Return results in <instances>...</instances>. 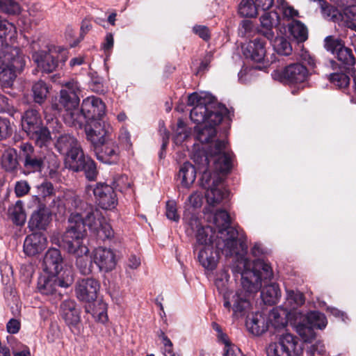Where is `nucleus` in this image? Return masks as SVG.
Instances as JSON below:
<instances>
[{
  "label": "nucleus",
  "instance_id": "1",
  "mask_svg": "<svg viewBox=\"0 0 356 356\" xmlns=\"http://www.w3.org/2000/svg\"><path fill=\"white\" fill-rule=\"evenodd\" d=\"M236 262L233 264L234 273L241 275L242 288L234 294L227 290L229 275L223 270L216 280V286L220 293L223 294L224 307L229 312L233 303L232 310L234 315L243 316L250 308V298L252 294L258 292L262 286V280H270L273 277L270 265L264 260L257 261L253 269H250V261L243 256V253L235 255Z\"/></svg>",
  "mask_w": 356,
  "mask_h": 356
},
{
  "label": "nucleus",
  "instance_id": "2",
  "mask_svg": "<svg viewBox=\"0 0 356 356\" xmlns=\"http://www.w3.org/2000/svg\"><path fill=\"white\" fill-rule=\"evenodd\" d=\"M70 225L61 236L57 238L56 243L60 248L76 257V266L82 275H89L92 271V256L89 257V250L83 245L82 240L86 236V229L81 218L79 216H73ZM56 241V239H54Z\"/></svg>",
  "mask_w": 356,
  "mask_h": 356
},
{
  "label": "nucleus",
  "instance_id": "3",
  "mask_svg": "<svg viewBox=\"0 0 356 356\" xmlns=\"http://www.w3.org/2000/svg\"><path fill=\"white\" fill-rule=\"evenodd\" d=\"M213 222L218 230L216 247L226 257L238 255L246 251L247 245L238 239V231L231 226L230 216L226 211H217L213 215Z\"/></svg>",
  "mask_w": 356,
  "mask_h": 356
},
{
  "label": "nucleus",
  "instance_id": "4",
  "mask_svg": "<svg viewBox=\"0 0 356 356\" xmlns=\"http://www.w3.org/2000/svg\"><path fill=\"white\" fill-rule=\"evenodd\" d=\"M106 113V105L102 100L97 97L91 96L83 99L81 110L76 116L73 127L76 128L85 127L86 137L88 129L92 131L101 127L102 129H108L103 118Z\"/></svg>",
  "mask_w": 356,
  "mask_h": 356
},
{
  "label": "nucleus",
  "instance_id": "5",
  "mask_svg": "<svg viewBox=\"0 0 356 356\" xmlns=\"http://www.w3.org/2000/svg\"><path fill=\"white\" fill-rule=\"evenodd\" d=\"M188 105L193 106L191 111L190 118L197 124L206 119L215 124L220 123L223 118L229 113L224 105L203 98L196 92L188 96Z\"/></svg>",
  "mask_w": 356,
  "mask_h": 356
},
{
  "label": "nucleus",
  "instance_id": "6",
  "mask_svg": "<svg viewBox=\"0 0 356 356\" xmlns=\"http://www.w3.org/2000/svg\"><path fill=\"white\" fill-rule=\"evenodd\" d=\"M0 85L10 88L17 77V72L25 65L24 56L19 48L6 46L0 51Z\"/></svg>",
  "mask_w": 356,
  "mask_h": 356
},
{
  "label": "nucleus",
  "instance_id": "7",
  "mask_svg": "<svg viewBox=\"0 0 356 356\" xmlns=\"http://www.w3.org/2000/svg\"><path fill=\"white\" fill-rule=\"evenodd\" d=\"M110 127L108 129H102L99 127L97 129H88L87 140L93 147L97 159L106 164H115L120 160V149L118 144L108 138Z\"/></svg>",
  "mask_w": 356,
  "mask_h": 356
},
{
  "label": "nucleus",
  "instance_id": "8",
  "mask_svg": "<svg viewBox=\"0 0 356 356\" xmlns=\"http://www.w3.org/2000/svg\"><path fill=\"white\" fill-rule=\"evenodd\" d=\"M100 289L99 282L93 277H86L79 280L75 286V293L76 298L82 302H87L85 307L86 313L90 314L94 318L104 321L106 318L104 314V305L95 302Z\"/></svg>",
  "mask_w": 356,
  "mask_h": 356
},
{
  "label": "nucleus",
  "instance_id": "9",
  "mask_svg": "<svg viewBox=\"0 0 356 356\" xmlns=\"http://www.w3.org/2000/svg\"><path fill=\"white\" fill-rule=\"evenodd\" d=\"M80 85L74 79L65 82L60 92L58 106L60 110L65 111L63 118L65 123L70 126L73 127L76 116L79 111L78 106L80 102Z\"/></svg>",
  "mask_w": 356,
  "mask_h": 356
},
{
  "label": "nucleus",
  "instance_id": "10",
  "mask_svg": "<svg viewBox=\"0 0 356 356\" xmlns=\"http://www.w3.org/2000/svg\"><path fill=\"white\" fill-rule=\"evenodd\" d=\"M32 58L42 72L51 73L65 63L67 56L65 50L54 47L48 51L34 52Z\"/></svg>",
  "mask_w": 356,
  "mask_h": 356
},
{
  "label": "nucleus",
  "instance_id": "11",
  "mask_svg": "<svg viewBox=\"0 0 356 356\" xmlns=\"http://www.w3.org/2000/svg\"><path fill=\"white\" fill-rule=\"evenodd\" d=\"M202 187L205 188V196L209 204L216 206L225 199L228 193L222 177L216 173H206L201 177Z\"/></svg>",
  "mask_w": 356,
  "mask_h": 356
},
{
  "label": "nucleus",
  "instance_id": "12",
  "mask_svg": "<svg viewBox=\"0 0 356 356\" xmlns=\"http://www.w3.org/2000/svg\"><path fill=\"white\" fill-rule=\"evenodd\" d=\"M18 159L23 163L25 173L40 172L44 168V156L36 152L29 143H22L19 145Z\"/></svg>",
  "mask_w": 356,
  "mask_h": 356
},
{
  "label": "nucleus",
  "instance_id": "13",
  "mask_svg": "<svg viewBox=\"0 0 356 356\" xmlns=\"http://www.w3.org/2000/svg\"><path fill=\"white\" fill-rule=\"evenodd\" d=\"M268 356H291L301 354L302 348L298 339L289 333L282 334L277 342L270 343L267 348Z\"/></svg>",
  "mask_w": 356,
  "mask_h": 356
},
{
  "label": "nucleus",
  "instance_id": "14",
  "mask_svg": "<svg viewBox=\"0 0 356 356\" xmlns=\"http://www.w3.org/2000/svg\"><path fill=\"white\" fill-rule=\"evenodd\" d=\"M209 153L213 158V165L216 171L220 173H227L232 168L231 154L227 151V141L216 140L210 143Z\"/></svg>",
  "mask_w": 356,
  "mask_h": 356
},
{
  "label": "nucleus",
  "instance_id": "15",
  "mask_svg": "<svg viewBox=\"0 0 356 356\" xmlns=\"http://www.w3.org/2000/svg\"><path fill=\"white\" fill-rule=\"evenodd\" d=\"M86 193L88 195L92 193L99 206L103 209H111L117 204L118 199L113 187L105 183L99 182L95 187L88 185Z\"/></svg>",
  "mask_w": 356,
  "mask_h": 356
},
{
  "label": "nucleus",
  "instance_id": "16",
  "mask_svg": "<svg viewBox=\"0 0 356 356\" xmlns=\"http://www.w3.org/2000/svg\"><path fill=\"white\" fill-rule=\"evenodd\" d=\"M55 148L60 154L67 156V164L83 152L77 139L69 134H61L58 137L55 143Z\"/></svg>",
  "mask_w": 356,
  "mask_h": 356
},
{
  "label": "nucleus",
  "instance_id": "17",
  "mask_svg": "<svg viewBox=\"0 0 356 356\" xmlns=\"http://www.w3.org/2000/svg\"><path fill=\"white\" fill-rule=\"evenodd\" d=\"M67 165L68 168L74 172L83 171L88 180H96L98 175L96 163L90 157L86 156L83 151Z\"/></svg>",
  "mask_w": 356,
  "mask_h": 356
},
{
  "label": "nucleus",
  "instance_id": "18",
  "mask_svg": "<svg viewBox=\"0 0 356 356\" xmlns=\"http://www.w3.org/2000/svg\"><path fill=\"white\" fill-rule=\"evenodd\" d=\"M93 262L100 271L108 273L113 270L116 266L115 254L109 248L99 247L92 252Z\"/></svg>",
  "mask_w": 356,
  "mask_h": 356
},
{
  "label": "nucleus",
  "instance_id": "19",
  "mask_svg": "<svg viewBox=\"0 0 356 356\" xmlns=\"http://www.w3.org/2000/svg\"><path fill=\"white\" fill-rule=\"evenodd\" d=\"M281 79L290 84L304 83L309 77V72L305 66L300 63L287 65L281 72Z\"/></svg>",
  "mask_w": 356,
  "mask_h": 356
},
{
  "label": "nucleus",
  "instance_id": "20",
  "mask_svg": "<svg viewBox=\"0 0 356 356\" xmlns=\"http://www.w3.org/2000/svg\"><path fill=\"white\" fill-rule=\"evenodd\" d=\"M60 315L71 330L81 322V312L72 300H65L60 304Z\"/></svg>",
  "mask_w": 356,
  "mask_h": 356
},
{
  "label": "nucleus",
  "instance_id": "21",
  "mask_svg": "<svg viewBox=\"0 0 356 356\" xmlns=\"http://www.w3.org/2000/svg\"><path fill=\"white\" fill-rule=\"evenodd\" d=\"M215 248L216 250L214 251V245L213 246H204L197 250V258L200 264L206 269L213 270L216 268L219 253L221 252L222 254V251L221 250H218L216 247V241H215Z\"/></svg>",
  "mask_w": 356,
  "mask_h": 356
},
{
  "label": "nucleus",
  "instance_id": "22",
  "mask_svg": "<svg viewBox=\"0 0 356 356\" xmlns=\"http://www.w3.org/2000/svg\"><path fill=\"white\" fill-rule=\"evenodd\" d=\"M47 245V238L42 233L27 236L24 242V252L28 256H34L42 252Z\"/></svg>",
  "mask_w": 356,
  "mask_h": 356
},
{
  "label": "nucleus",
  "instance_id": "23",
  "mask_svg": "<svg viewBox=\"0 0 356 356\" xmlns=\"http://www.w3.org/2000/svg\"><path fill=\"white\" fill-rule=\"evenodd\" d=\"M266 54V41L258 38L250 41L243 50V54L246 58L257 63L265 60Z\"/></svg>",
  "mask_w": 356,
  "mask_h": 356
},
{
  "label": "nucleus",
  "instance_id": "24",
  "mask_svg": "<svg viewBox=\"0 0 356 356\" xmlns=\"http://www.w3.org/2000/svg\"><path fill=\"white\" fill-rule=\"evenodd\" d=\"M44 269L51 275L58 274L63 268V257L56 248H50L46 252L44 260Z\"/></svg>",
  "mask_w": 356,
  "mask_h": 356
},
{
  "label": "nucleus",
  "instance_id": "25",
  "mask_svg": "<svg viewBox=\"0 0 356 356\" xmlns=\"http://www.w3.org/2000/svg\"><path fill=\"white\" fill-rule=\"evenodd\" d=\"M202 122L204 125H197L195 127V136L197 140L201 143H210L216 137V126L220 123L215 124L206 119Z\"/></svg>",
  "mask_w": 356,
  "mask_h": 356
},
{
  "label": "nucleus",
  "instance_id": "26",
  "mask_svg": "<svg viewBox=\"0 0 356 356\" xmlns=\"http://www.w3.org/2000/svg\"><path fill=\"white\" fill-rule=\"evenodd\" d=\"M51 211L45 207V204H38V210L33 213L29 220V227L32 229H44L49 222Z\"/></svg>",
  "mask_w": 356,
  "mask_h": 356
},
{
  "label": "nucleus",
  "instance_id": "27",
  "mask_svg": "<svg viewBox=\"0 0 356 356\" xmlns=\"http://www.w3.org/2000/svg\"><path fill=\"white\" fill-rule=\"evenodd\" d=\"M21 124L22 129L27 134L36 129L42 124V118L39 111L33 108L27 109L21 115Z\"/></svg>",
  "mask_w": 356,
  "mask_h": 356
},
{
  "label": "nucleus",
  "instance_id": "28",
  "mask_svg": "<svg viewBox=\"0 0 356 356\" xmlns=\"http://www.w3.org/2000/svg\"><path fill=\"white\" fill-rule=\"evenodd\" d=\"M79 216L81 218V220L84 225V228H86V225H88L89 228L94 232L99 229V227L105 220L98 209L90 208V211L86 213L85 217H83L82 215L78 212L72 213L68 219L69 225L67 227L70 225V220L73 216ZM85 229L86 230V229Z\"/></svg>",
  "mask_w": 356,
  "mask_h": 356
},
{
  "label": "nucleus",
  "instance_id": "29",
  "mask_svg": "<svg viewBox=\"0 0 356 356\" xmlns=\"http://www.w3.org/2000/svg\"><path fill=\"white\" fill-rule=\"evenodd\" d=\"M196 243L195 245V251L200 250L204 246H213L217 237L214 239V233L212 227L210 226L200 227L197 229L195 234Z\"/></svg>",
  "mask_w": 356,
  "mask_h": 356
},
{
  "label": "nucleus",
  "instance_id": "30",
  "mask_svg": "<svg viewBox=\"0 0 356 356\" xmlns=\"http://www.w3.org/2000/svg\"><path fill=\"white\" fill-rule=\"evenodd\" d=\"M197 171L195 166L189 162H185L181 166L178 173V178L181 180V185L186 188L190 187L195 180Z\"/></svg>",
  "mask_w": 356,
  "mask_h": 356
},
{
  "label": "nucleus",
  "instance_id": "31",
  "mask_svg": "<svg viewBox=\"0 0 356 356\" xmlns=\"http://www.w3.org/2000/svg\"><path fill=\"white\" fill-rule=\"evenodd\" d=\"M261 26L266 31H261L268 40L274 38V33L272 31L274 26L278 24V16L276 13H266L260 18Z\"/></svg>",
  "mask_w": 356,
  "mask_h": 356
},
{
  "label": "nucleus",
  "instance_id": "32",
  "mask_svg": "<svg viewBox=\"0 0 356 356\" xmlns=\"http://www.w3.org/2000/svg\"><path fill=\"white\" fill-rule=\"evenodd\" d=\"M261 296L265 304H275L281 296V291L277 284L265 285L261 291Z\"/></svg>",
  "mask_w": 356,
  "mask_h": 356
},
{
  "label": "nucleus",
  "instance_id": "33",
  "mask_svg": "<svg viewBox=\"0 0 356 356\" xmlns=\"http://www.w3.org/2000/svg\"><path fill=\"white\" fill-rule=\"evenodd\" d=\"M30 139L35 141V144L40 147L47 146L51 140L49 129L42 124L36 129L27 134Z\"/></svg>",
  "mask_w": 356,
  "mask_h": 356
},
{
  "label": "nucleus",
  "instance_id": "34",
  "mask_svg": "<svg viewBox=\"0 0 356 356\" xmlns=\"http://www.w3.org/2000/svg\"><path fill=\"white\" fill-rule=\"evenodd\" d=\"M289 29L291 34L298 42H303L307 40V28L300 21L293 20L291 24H289Z\"/></svg>",
  "mask_w": 356,
  "mask_h": 356
},
{
  "label": "nucleus",
  "instance_id": "35",
  "mask_svg": "<svg viewBox=\"0 0 356 356\" xmlns=\"http://www.w3.org/2000/svg\"><path fill=\"white\" fill-rule=\"evenodd\" d=\"M304 321L307 322L314 328L320 330L324 329L327 323L325 314L318 311L308 312L304 318Z\"/></svg>",
  "mask_w": 356,
  "mask_h": 356
},
{
  "label": "nucleus",
  "instance_id": "36",
  "mask_svg": "<svg viewBox=\"0 0 356 356\" xmlns=\"http://www.w3.org/2000/svg\"><path fill=\"white\" fill-rule=\"evenodd\" d=\"M246 326L248 330L254 335H261L265 332L268 326L264 318L260 315L252 316L246 321Z\"/></svg>",
  "mask_w": 356,
  "mask_h": 356
},
{
  "label": "nucleus",
  "instance_id": "37",
  "mask_svg": "<svg viewBox=\"0 0 356 356\" xmlns=\"http://www.w3.org/2000/svg\"><path fill=\"white\" fill-rule=\"evenodd\" d=\"M57 288L56 277L41 276L38 279V289L40 292L44 295L53 294Z\"/></svg>",
  "mask_w": 356,
  "mask_h": 356
},
{
  "label": "nucleus",
  "instance_id": "38",
  "mask_svg": "<svg viewBox=\"0 0 356 356\" xmlns=\"http://www.w3.org/2000/svg\"><path fill=\"white\" fill-rule=\"evenodd\" d=\"M17 153L16 149L9 148L3 152L1 160L2 166L7 171L15 170L18 165Z\"/></svg>",
  "mask_w": 356,
  "mask_h": 356
},
{
  "label": "nucleus",
  "instance_id": "39",
  "mask_svg": "<svg viewBox=\"0 0 356 356\" xmlns=\"http://www.w3.org/2000/svg\"><path fill=\"white\" fill-rule=\"evenodd\" d=\"M196 169L202 173V177L206 173H211L209 171V159L204 151H196L192 157Z\"/></svg>",
  "mask_w": 356,
  "mask_h": 356
},
{
  "label": "nucleus",
  "instance_id": "40",
  "mask_svg": "<svg viewBox=\"0 0 356 356\" xmlns=\"http://www.w3.org/2000/svg\"><path fill=\"white\" fill-rule=\"evenodd\" d=\"M335 56L339 62L347 67L353 66L356 63V58L352 49L345 45L338 51Z\"/></svg>",
  "mask_w": 356,
  "mask_h": 356
},
{
  "label": "nucleus",
  "instance_id": "41",
  "mask_svg": "<svg viewBox=\"0 0 356 356\" xmlns=\"http://www.w3.org/2000/svg\"><path fill=\"white\" fill-rule=\"evenodd\" d=\"M33 99L35 103L42 104L47 99L49 92L46 83L42 81L35 83L32 88Z\"/></svg>",
  "mask_w": 356,
  "mask_h": 356
},
{
  "label": "nucleus",
  "instance_id": "42",
  "mask_svg": "<svg viewBox=\"0 0 356 356\" xmlns=\"http://www.w3.org/2000/svg\"><path fill=\"white\" fill-rule=\"evenodd\" d=\"M258 8L252 0H243L238 7L239 14L245 17H254L257 15Z\"/></svg>",
  "mask_w": 356,
  "mask_h": 356
},
{
  "label": "nucleus",
  "instance_id": "43",
  "mask_svg": "<svg viewBox=\"0 0 356 356\" xmlns=\"http://www.w3.org/2000/svg\"><path fill=\"white\" fill-rule=\"evenodd\" d=\"M344 45V42L341 39L334 35H328L324 39L325 49L334 55H336Z\"/></svg>",
  "mask_w": 356,
  "mask_h": 356
},
{
  "label": "nucleus",
  "instance_id": "44",
  "mask_svg": "<svg viewBox=\"0 0 356 356\" xmlns=\"http://www.w3.org/2000/svg\"><path fill=\"white\" fill-rule=\"evenodd\" d=\"M20 5L14 0L0 1V11L10 15H17L21 13Z\"/></svg>",
  "mask_w": 356,
  "mask_h": 356
},
{
  "label": "nucleus",
  "instance_id": "45",
  "mask_svg": "<svg viewBox=\"0 0 356 356\" xmlns=\"http://www.w3.org/2000/svg\"><path fill=\"white\" fill-rule=\"evenodd\" d=\"M314 329L313 327L304 321L296 326L298 333L305 342H310L316 337Z\"/></svg>",
  "mask_w": 356,
  "mask_h": 356
},
{
  "label": "nucleus",
  "instance_id": "46",
  "mask_svg": "<svg viewBox=\"0 0 356 356\" xmlns=\"http://www.w3.org/2000/svg\"><path fill=\"white\" fill-rule=\"evenodd\" d=\"M286 300L293 309L303 305L305 301L304 294L297 290H286Z\"/></svg>",
  "mask_w": 356,
  "mask_h": 356
},
{
  "label": "nucleus",
  "instance_id": "47",
  "mask_svg": "<svg viewBox=\"0 0 356 356\" xmlns=\"http://www.w3.org/2000/svg\"><path fill=\"white\" fill-rule=\"evenodd\" d=\"M54 193L53 184L51 182L44 181L38 186V195L35 197V200L38 202L40 199L44 202Z\"/></svg>",
  "mask_w": 356,
  "mask_h": 356
},
{
  "label": "nucleus",
  "instance_id": "48",
  "mask_svg": "<svg viewBox=\"0 0 356 356\" xmlns=\"http://www.w3.org/2000/svg\"><path fill=\"white\" fill-rule=\"evenodd\" d=\"M274 48L277 54L288 56L292 51L291 44L283 37L276 38L274 41Z\"/></svg>",
  "mask_w": 356,
  "mask_h": 356
},
{
  "label": "nucleus",
  "instance_id": "49",
  "mask_svg": "<svg viewBox=\"0 0 356 356\" xmlns=\"http://www.w3.org/2000/svg\"><path fill=\"white\" fill-rule=\"evenodd\" d=\"M329 79L331 83L341 88H346L350 83L349 76L343 72L332 73L330 75Z\"/></svg>",
  "mask_w": 356,
  "mask_h": 356
},
{
  "label": "nucleus",
  "instance_id": "50",
  "mask_svg": "<svg viewBox=\"0 0 356 356\" xmlns=\"http://www.w3.org/2000/svg\"><path fill=\"white\" fill-rule=\"evenodd\" d=\"M175 131L174 140L177 144L182 143L189 134V132L186 129V125L181 119L178 120L177 128Z\"/></svg>",
  "mask_w": 356,
  "mask_h": 356
},
{
  "label": "nucleus",
  "instance_id": "51",
  "mask_svg": "<svg viewBox=\"0 0 356 356\" xmlns=\"http://www.w3.org/2000/svg\"><path fill=\"white\" fill-rule=\"evenodd\" d=\"M13 220L17 225H22L26 221V214L21 201H17L12 212Z\"/></svg>",
  "mask_w": 356,
  "mask_h": 356
},
{
  "label": "nucleus",
  "instance_id": "52",
  "mask_svg": "<svg viewBox=\"0 0 356 356\" xmlns=\"http://www.w3.org/2000/svg\"><path fill=\"white\" fill-rule=\"evenodd\" d=\"M15 33V27L7 21L0 20V38L6 41L8 38L11 39Z\"/></svg>",
  "mask_w": 356,
  "mask_h": 356
},
{
  "label": "nucleus",
  "instance_id": "53",
  "mask_svg": "<svg viewBox=\"0 0 356 356\" xmlns=\"http://www.w3.org/2000/svg\"><path fill=\"white\" fill-rule=\"evenodd\" d=\"M13 133V127L10 120L0 117V140L6 139Z\"/></svg>",
  "mask_w": 356,
  "mask_h": 356
},
{
  "label": "nucleus",
  "instance_id": "54",
  "mask_svg": "<svg viewBox=\"0 0 356 356\" xmlns=\"http://www.w3.org/2000/svg\"><path fill=\"white\" fill-rule=\"evenodd\" d=\"M279 9L282 12L284 18L288 19H293L298 17V11L291 6H290L286 1L281 0L279 6Z\"/></svg>",
  "mask_w": 356,
  "mask_h": 356
},
{
  "label": "nucleus",
  "instance_id": "55",
  "mask_svg": "<svg viewBox=\"0 0 356 356\" xmlns=\"http://www.w3.org/2000/svg\"><path fill=\"white\" fill-rule=\"evenodd\" d=\"M95 232H96L97 236L103 240L111 238L113 236V230L111 225L107 223L105 220L99 227V229Z\"/></svg>",
  "mask_w": 356,
  "mask_h": 356
},
{
  "label": "nucleus",
  "instance_id": "56",
  "mask_svg": "<svg viewBox=\"0 0 356 356\" xmlns=\"http://www.w3.org/2000/svg\"><path fill=\"white\" fill-rule=\"evenodd\" d=\"M165 215L170 220L175 222L179 221V216L177 213V205L175 201L169 200L167 202Z\"/></svg>",
  "mask_w": 356,
  "mask_h": 356
},
{
  "label": "nucleus",
  "instance_id": "57",
  "mask_svg": "<svg viewBox=\"0 0 356 356\" xmlns=\"http://www.w3.org/2000/svg\"><path fill=\"white\" fill-rule=\"evenodd\" d=\"M51 196V197H49L44 202L38 199V204H45L46 208L49 211H54L55 208H59L61 206L63 201L59 196H56L55 195V193H54Z\"/></svg>",
  "mask_w": 356,
  "mask_h": 356
},
{
  "label": "nucleus",
  "instance_id": "58",
  "mask_svg": "<svg viewBox=\"0 0 356 356\" xmlns=\"http://www.w3.org/2000/svg\"><path fill=\"white\" fill-rule=\"evenodd\" d=\"M0 112H8L13 113L15 109L11 101L5 95L0 94Z\"/></svg>",
  "mask_w": 356,
  "mask_h": 356
},
{
  "label": "nucleus",
  "instance_id": "59",
  "mask_svg": "<svg viewBox=\"0 0 356 356\" xmlns=\"http://www.w3.org/2000/svg\"><path fill=\"white\" fill-rule=\"evenodd\" d=\"M324 11L325 13L327 14V17H330V19L334 22H338L342 20L343 17V15L339 11V10L333 6H327Z\"/></svg>",
  "mask_w": 356,
  "mask_h": 356
},
{
  "label": "nucleus",
  "instance_id": "60",
  "mask_svg": "<svg viewBox=\"0 0 356 356\" xmlns=\"http://www.w3.org/2000/svg\"><path fill=\"white\" fill-rule=\"evenodd\" d=\"M193 31L195 34L199 35L200 38H201L205 41H207L210 39V31L209 28L206 26L195 25L193 28Z\"/></svg>",
  "mask_w": 356,
  "mask_h": 356
},
{
  "label": "nucleus",
  "instance_id": "61",
  "mask_svg": "<svg viewBox=\"0 0 356 356\" xmlns=\"http://www.w3.org/2000/svg\"><path fill=\"white\" fill-rule=\"evenodd\" d=\"M29 190L30 186L26 181H17L15 184V191L17 197H22L27 194Z\"/></svg>",
  "mask_w": 356,
  "mask_h": 356
},
{
  "label": "nucleus",
  "instance_id": "62",
  "mask_svg": "<svg viewBox=\"0 0 356 356\" xmlns=\"http://www.w3.org/2000/svg\"><path fill=\"white\" fill-rule=\"evenodd\" d=\"M343 15L348 20L356 21V5L354 3L342 8Z\"/></svg>",
  "mask_w": 356,
  "mask_h": 356
},
{
  "label": "nucleus",
  "instance_id": "63",
  "mask_svg": "<svg viewBox=\"0 0 356 356\" xmlns=\"http://www.w3.org/2000/svg\"><path fill=\"white\" fill-rule=\"evenodd\" d=\"M324 351V345L321 342H316L311 345L307 352L310 356H316V353L318 355H323Z\"/></svg>",
  "mask_w": 356,
  "mask_h": 356
},
{
  "label": "nucleus",
  "instance_id": "64",
  "mask_svg": "<svg viewBox=\"0 0 356 356\" xmlns=\"http://www.w3.org/2000/svg\"><path fill=\"white\" fill-rule=\"evenodd\" d=\"M20 326V322L18 320L11 318L6 325V329L8 333L16 334L19 331Z\"/></svg>",
  "mask_w": 356,
  "mask_h": 356
}]
</instances>
